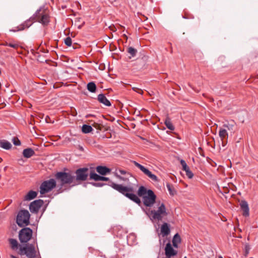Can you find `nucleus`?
<instances>
[{
    "instance_id": "nucleus-1",
    "label": "nucleus",
    "mask_w": 258,
    "mask_h": 258,
    "mask_svg": "<svg viewBox=\"0 0 258 258\" xmlns=\"http://www.w3.org/2000/svg\"><path fill=\"white\" fill-rule=\"evenodd\" d=\"M110 186L136 203L141 204L140 199L134 194L135 191L133 186H123L122 184H116L113 182H111Z\"/></svg>"
},
{
    "instance_id": "nucleus-2",
    "label": "nucleus",
    "mask_w": 258,
    "mask_h": 258,
    "mask_svg": "<svg viewBox=\"0 0 258 258\" xmlns=\"http://www.w3.org/2000/svg\"><path fill=\"white\" fill-rule=\"evenodd\" d=\"M54 177L56 182L61 188L66 187L67 185L74 186L77 184L75 183V176L71 172H58L55 174Z\"/></svg>"
},
{
    "instance_id": "nucleus-3",
    "label": "nucleus",
    "mask_w": 258,
    "mask_h": 258,
    "mask_svg": "<svg viewBox=\"0 0 258 258\" xmlns=\"http://www.w3.org/2000/svg\"><path fill=\"white\" fill-rule=\"evenodd\" d=\"M19 254L26 255L28 258H36L37 251L34 243H26L19 247Z\"/></svg>"
},
{
    "instance_id": "nucleus-4",
    "label": "nucleus",
    "mask_w": 258,
    "mask_h": 258,
    "mask_svg": "<svg viewBox=\"0 0 258 258\" xmlns=\"http://www.w3.org/2000/svg\"><path fill=\"white\" fill-rule=\"evenodd\" d=\"M36 20V21H38L43 25H47L49 22V17L45 10L40 8L31 17V20Z\"/></svg>"
},
{
    "instance_id": "nucleus-5",
    "label": "nucleus",
    "mask_w": 258,
    "mask_h": 258,
    "mask_svg": "<svg viewBox=\"0 0 258 258\" xmlns=\"http://www.w3.org/2000/svg\"><path fill=\"white\" fill-rule=\"evenodd\" d=\"M167 215L166 207L163 203H161L157 210H153L150 211L149 217L151 220H162L163 217Z\"/></svg>"
},
{
    "instance_id": "nucleus-6",
    "label": "nucleus",
    "mask_w": 258,
    "mask_h": 258,
    "mask_svg": "<svg viewBox=\"0 0 258 258\" xmlns=\"http://www.w3.org/2000/svg\"><path fill=\"white\" fill-rule=\"evenodd\" d=\"M30 215L28 211L26 210H21L18 214L16 222L21 227L27 226L30 223Z\"/></svg>"
},
{
    "instance_id": "nucleus-7",
    "label": "nucleus",
    "mask_w": 258,
    "mask_h": 258,
    "mask_svg": "<svg viewBox=\"0 0 258 258\" xmlns=\"http://www.w3.org/2000/svg\"><path fill=\"white\" fill-rule=\"evenodd\" d=\"M75 183L79 184L81 182L86 180L90 174L89 169L87 167L80 168L75 171Z\"/></svg>"
},
{
    "instance_id": "nucleus-8",
    "label": "nucleus",
    "mask_w": 258,
    "mask_h": 258,
    "mask_svg": "<svg viewBox=\"0 0 258 258\" xmlns=\"http://www.w3.org/2000/svg\"><path fill=\"white\" fill-rule=\"evenodd\" d=\"M56 182L54 179H50L43 182L40 187V194H44L52 190L55 187Z\"/></svg>"
},
{
    "instance_id": "nucleus-9",
    "label": "nucleus",
    "mask_w": 258,
    "mask_h": 258,
    "mask_svg": "<svg viewBox=\"0 0 258 258\" xmlns=\"http://www.w3.org/2000/svg\"><path fill=\"white\" fill-rule=\"evenodd\" d=\"M156 196L151 189H148V194L143 197L144 205L146 207H151L155 204Z\"/></svg>"
},
{
    "instance_id": "nucleus-10",
    "label": "nucleus",
    "mask_w": 258,
    "mask_h": 258,
    "mask_svg": "<svg viewBox=\"0 0 258 258\" xmlns=\"http://www.w3.org/2000/svg\"><path fill=\"white\" fill-rule=\"evenodd\" d=\"M32 230L30 228L22 229L19 233V238L21 243H27L32 236Z\"/></svg>"
},
{
    "instance_id": "nucleus-11",
    "label": "nucleus",
    "mask_w": 258,
    "mask_h": 258,
    "mask_svg": "<svg viewBox=\"0 0 258 258\" xmlns=\"http://www.w3.org/2000/svg\"><path fill=\"white\" fill-rule=\"evenodd\" d=\"M43 203V201L42 200H37L33 201L30 204V211L32 213H37Z\"/></svg>"
},
{
    "instance_id": "nucleus-12",
    "label": "nucleus",
    "mask_w": 258,
    "mask_h": 258,
    "mask_svg": "<svg viewBox=\"0 0 258 258\" xmlns=\"http://www.w3.org/2000/svg\"><path fill=\"white\" fill-rule=\"evenodd\" d=\"M165 253L167 258H170L177 254V251L172 247L170 242L166 244L165 248Z\"/></svg>"
},
{
    "instance_id": "nucleus-13",
    "label": "nucleus",
    "mask_w": 258,
    "mask_h": 258,
    "mask_svg": "<svg viewBox=\"0 0 258 258\" xmlns=\"http://www.w3.org/2000/svg\"><path fill=\"white\" fill-rule=\"evenodd\" d=\"M240 209L242 211V215L245 217L249 216V209L246 201H241L239 204Z\"/></svg>"
},
{
    "instance_id": "nucleus-14",
    "label": "nucleus",
    "mask_w": 258,
    "mask_h": 258,
    "mask_svg": "<svg viewBox=\"0 0 258 258\" xmlns=\"http://www.w3.org/2000/svg\"><path fill=\"white\" fill-rule=\"evenodd\" d=\"M180 164L182 166V170L185 171L187 176L190 179L192 178L194 176V174L190 170L189 167L187 165L185 161L181 160Z\"/></svg>"
},
{
    "instance_id": "nucleus-15",
    "label": "nucleus",
    "mask_w": 258,
    "mask_h": 258,
    "mask_svg": "<svg viewBox=\"0 0 258 258\" xmlns=\"http://www.w3.org/2000/svg\"><path fill=\"white\" fill-rule=\"evenodd\" d=\"M170 230L169 225L167 223H164L161 227V233L163 237L167 236L170 234Z\"/></svg>"
},
{
    "instance_id": "nucleus-16",
    "label": "nucleus",
    "mask_w": 258,
    "mask_h": 258,
    "mask_svg": "<svg viewBox=\"0 0 258 258\" xmlns=\"http://www.w3.org/2000/svg\"><path fill=\"white\" fill-rule=\"evenodd\" d=\"M219 136L222 141V145L224 146L227 144V142L224 141V139L228 138V133L226 130L221 128L219 131Z\"/></svg>"
},
{
    "instance_id": "nucleus-17",
    "label": "nucleus",
    "mask_w": 258,
    "mask_h": 258,
    "mask_svg": "<svg viewBox=\"0 0 258 258\" xmlns=\"http://www.w3.org/2000/svg\"><path fill=\"white\" fill-rule=\"evenodd\" d=\"M96 171L101 175H105L110 173L111 170L106 166H98L96 167Z\"/></svg>"
},
{
    "instance_id": "nucleus-18",
    "label": "nucleus",
    "mask_w": 258,
    "mask_h": 258,
    "mask_svg": "<svg viewBox=\"0 0 258 258\" xmlns=\"http://www.w3.org/2000/svg\"><path fill=\"white\" fill-rule=\"evenodd\" d=\"M98 100L101 103L103 104L105 106H110L111 103L110 101L107 99L105 95L103 94H100L98 95Z\"/></svg>"
},
{
    "instance_id": "nucleus-19",
    "label": "nucleus",
    "mask_w": 258,
    "mask_h": 258,
    "mask_svg": "<svg viewBox=\"0 0 258 258\" xmlns=\"http://www.w3.org/2000/svg\"><path fill=\"white\" fill-rule=\"evenodd\" d=\"M35 154L34 151L31 148H27L23 150V155L25 158H29Z\"/></svg>"
},
{
    "instance_id": "nucleus-20",
    "label": "nucleus",
    "mask_w": 258,
    "mask_h": 258,
    "mask_svg": "<svg viewBox=\"0 0 258 258\" xmlns=\"http://www.w3.org/2000/svg\"><path fill=\"white\" fill-rule=\"evenodd\" d=\"M37 192L35 191L30 190L25 196L24 200L26 201H30L36 197Z\"/></svg>"
},
{
    "instance_id": "nucleus-21",
    "label": "nucleus",
    "mask_w": 258,
    "mask_h": 258,
    "mask_svg": "<svg viewBox=\"0 0 258 258\" xmlns=\"http://www.w3.org/2000/svg\"><path fill=\"white\" fill-rule=\"evenodd\" d=\"M181 242V238L180 235L176 233L173 236V239H172V244L173 246L175 247H178V244Z\"/></svg>"
},
{
    "instance_id": "nucleus-22",
    "label": "nucleus",
    "mask_w": 258,
    "mask_h": 258,
    "mask_svg": "<svg viewBox=\"0 0 258 258\" xmlns=\"http://www.w3.org/2000/svg\"><path fill=\"white\" fill-rule=\"evenodd\" d=\"M36 21V20H31V17L29 20L25 22V23L19 28L18 30H23L25 28H29L32 25L34 22Z\"/></svg>"
},
{
    "instance_id": "nucleus-23",
    "label": "nucleus",
    "mask_w": 258,
    "mask_h": 258,
    "mask_svg": "<svg viewBox=\"0 0 258 258\" xmlns=\"http://www.w3.org/2000/svg\"><path fill=\"white\" fill-rule=\"evenodd\" d=\"M0 147L6 150H9L12 147L11 144L6 140L0 141Z\"/></svg>"
},
{
    "instance_id": "nucleus-24",
    "label": "nucleus",
    "mask_w": 258,
    "mask_h": 258,
    "mask_svg": "<svg viewBox=\"0 0 258 258\" xmlns=\"http://www.w3.org/2000/svg\"><path fill=\"white\" fill-rule=\"evenodd\" d=\"M148 192V190L144 186H141L138 190V195L139 197H143L146 196Z\"/></svg>"
},
{
    "instance_id": "nucleus-25",
    "label": "nucleus",
    "mask_w": 258,
    "mask_h": 258,
    "mask_svg": "<svg viewBox=\"0 0 258 258\" xmlns=\"http://www.w3.org/2000/svg\"><path fill=\"white\" fill-rule=\"evenodd\" d=\"M87 88L89 91L92 93H95L96 91V86L93 82H90L87 84Z\"/></svg>"
},
{
    "instance_id": "nucleus-26",
    "label": "nucleus",
    "mask_w": 258,
    "mask_h": 258,
    "mask_svg": "<svg viewBox=\"0 0 258 258\" xmlns=\"http://www.w3.org/2000/svg\"><path fill=\"white\" fill-rule=\"evenodd\" d=\"M166 187L168 189L169 194L171 196H173L176 194V191L174 187H173V185L169 183H167L166 184Z\"/></svg>"
},
{
    "instance_id": "nucleus-27",
    "label": "nucleus",
    "mask_w": 258,
    "mask_h": 258,
    "mask_svg": "<svg viewBox=\"0 0 258 258\" xmlns=\"http://www.w3.org/2000/svg\"><path fill=\"white\" fill-rule=\"evenodd\" d=\"M165 124L166 127L171 131H173L174 130V126L172 124L170 118L169 117H167L165 120Z\"/></svg>"
},
{
    "instance_id": "nucleus-28",
    "label": "nucleus",
    "mask_w": 258,
    "mask_h": 258,
    "mask_svg": "<svg viewBox=\"0 0 258 258\" xmlns=\"http://www.w3.org/2000/svg\"><path fill=\"white\" fill-rule=\"evenodd\" d=\"M9 242L12 249L15 250L18 248V243L16 239L13 238L9 239Z\"/></svg>"
},
{
    "instance_id": "nucleus-29",
    "label": "nucleus",
    "mask_w": 258,
    "mask_h": 258,
    "mask_svg": "<svg viewBox=\"0 0 258 258\" xmlns=\"http://www.w3.org/2000/svg\"><path fill=\"white\" fill-rule=\"evenodd\" d=\"M92 130V126L87 124H84L82 128V132L85 134L90 133Z\"/></svg>"
},
{
    "instance_id": "nucleus-30",
    "label": "nucleus",
    "mask_w": 258,
    "mask_h": 258,
    "mask_svg": "<svg viewBox=\"0 0 258 258\" xmlns=\"http://www.w3.org/2000/svg\"><path fill=\"white\" fill-rule=\"evenodd\" d=\"M145 175H147L148 177H149L153 181H156V182L158 181V177H157V176L154 174H152V172L151 171H150L149 170L145 173Z\"/></svg>"
},
{
    "instance_id": "nucleus-31",
    "label": "nucleus",
    "mask_w": 258,
    "mask_h": 258,
    "mask_svg": "<svg viewBox=\"0 0 258 258\" xmlns=\"http://www.w3.org/2000/svg\"><path fill=\"white\" fill-rule=\"evenodd\" d=\"M134 165L137 167H138V168H139L145 174V173L148 171V169H147L146 168H145L144 166H143V165H142L141 164H139V163H138L136 161H134L133 162Z\"/></svg>"
},
{
    "instance_id": "nucleus-32",
    "label": "nucleus",
    "mask_w": 258,
    "mask_h": 258,
    "mask_svg": "<svg viewBox=\"0 0 258 258\" xmlns=\"http://www.w3.org/2000/svg\"><path fill=\"white\" fill-rule=\"evenodd\" d=\"M134 165L137 167H138V168H139L145 174V173L148 171V169H147L146 168H145L144 166H143V165H142L141 164H139V163H138L136 161H134L133 162Z\"/></svg>"
},
{
    "instance_id": "nucleus-33",
    "label": "nucleus",
    "mask_w": 258,
    "mask_h": 258,
    "mask_svg": "<svg viewBox=\"0 0 258 258\" xmlns=\"http://www.w3.org/2000/svg\"><path fill=\"white\" fill-rule=\"evenodd\" d=\"M235 122L232 121L231 122H228L227 124H225L224 126L226 127L228 130L233 131L235 127Z\"/></svg>"
},
{
    "instance_id": "nucleus-34",
    "label": "nucleus",
    "mask_w": 258,
    "mask_h": 258,
    "mask_svg": "<svg viewBox=\"0 0 258 258\" xmlns=\"http://www.w3.org/2000/svg\"><path fill=\"white\" fill-rule=\"evenodd\" d=\"M89 175L90 179H93L95 181H100V178L101 176L98 175L97 173L91 172L90 173Z\"/></svg>"
},
{
    "instance_id": "nucleus-35",
    "label": "nucleus",
    "mask_w": 258,
    "mask_h": 258,
    "mask_svg": "<svg viewBox=\"0 0 258 258\" xmlns=\"http://www.w3.org/2000/svg\"><path fill=\"white\" fill-rule=\"evenodd\" d=\"M127 52L134 57L136 55L137 50L132 47H130L127 48Z\"/></svg>"
},
{
    "instance_id": "nucleus-36",
    "label": "nucleus",
    "mask_w": 258,
    "mask_h": 258,
    "mask_svg": "<svg viewBox=\"0 0 258 258\" xmlns=\"http://www.w3.org/2000/svg\"><path fill=\"white\" fill-rule=\"evenodd\" d=\"M64 43L68 46H70L72 45V39L70 37H67L64 39Z\"/></svg>"
},
{
    "instance_id": "nucleus-37",
    "label": "nucleus",
    "mask_w": 258,
    "mask_h": 258,
    "mask_svg": "<svg viewBox=\"0 0 258 258\" xmlns=\"http://www.w3.org/2000/svg\"><path fill=\"white\" fill-rule=\"evenodd\" d=\"M13 144L16 146H19L21 145L20 141L17 138H14L13 139Z\"/></svg>"
},
{
    "instance_id": "nucleus-38",
    "label": "nucleus",
    "mask_w": 258,
    "mask_h": 258,
    "mask_svg": "<svg viewBox=\"0 0 258 258\" xmlns=\"http://www.w3.org/2000/svg\"><path fill=\"white\" fill-rule=\"evenodd\" d=\"M132 89L134 91L137 92L139 94H142L143 93V91L137 87H133Z\"/></svg>"
},
{
    "instance_id": "nucleus-39",
    "label": "nucleus",
    "mask_w": 258,
    "mask_h": 258,
    "mask_svg": "<svg viewBox=\"0 0 258 258\" xmlns=\"http://www.w3.org/2000/svg\"><path fill=\"white\" fill-rule=\"evenodd\" d=\"M92 125L95 127L96 128H97V130H101V125L100 124L97 123H95V122H94V123L92 124Z\"/></svg>"
},
{
    "instance_id": "nucleus-40",
    "label": "nucleus",
    "mask_w": 258,
    "mask_h": 258,
    "mask_svg": "<svg viewBox=\"0 0 258 258\" xmlns=\"http://www.w3.org/2000/svg\"><path fill=\"white\" fill-rule=\"evenodd\" d=\"M8 46L14 48H17L19 46L18 44L12 43H9Z\"/></svg>"
},
{
    "instance_id": "nucleus-41",
    "label": "nucleus",
    "mask_w": 258,
    "mask_h": 258,
    "mask_svg": "<svg viewBox=\"0 0 258 258\" xmlns=\"http://www.w3.org/2000/svg\"><path fill=\"white\" fill-rule=\"evenodd\" d=\"M249 249V246L248 244H246L245 246V255L248 253Z\"/></svg>"
},
{
    "instance_id": "nucleus-42",
    "label": "nucleus",
    "mask_w": 258,
    "mask_h": 258,
    "mask_svg": "<svg viewBox=\"0 0 258 258\" xmlns=\"http://www.w3.org/2000/svg\"><path fill=\"white\" fill-rule=\"evenodd\" d=\"M109 180V178L108 177L100 176V181H108Z\"/></svg>"
},
{
    "instance_id": "nucleus-43",
    "label": "nucleus",
    "mask_w": 258,
    "mask_h": 258,
    "mask_svg": "<svg viewBox=\"0 0 258 258\" xmlns=\"http://www.w3.org/2000/svg\"><path fill=\"white\" fill-rule=\"evenodd\" d=\"M93 185L96 186H102L105 185V184L102 183H94Z\"/></svg>"
},
{
    "instance_id": "nucleus-44",
    "label": "nucleus",
    "mask_w": 258,
    "mask_h": 258,
    "mask_svg": "<svg viewBox=\"0 0 258 258\" xmlns=\"http://www.w3.org/2000/svg\"><path fill=\"white\" fill-rule=\"evenodd\" d=\"M109 28L111 30H112L113 31H115L116 30V29L114 27V26H110L109 27Z\"/></svg>"
},
{
    "instance_id": "nucleus-45",
    "label": "nucleus",
    "mask_w": 258,
    "mask_h": 258,
    "mask_svg": "<svg viewBox=\"0 0 258 258\" xmlns=\"http://www.w3.org/2000/svg\"><path fill=\"white\" fill-rule=\"evenodd\" d=\"M116 177H117V178H118V179H120V180H124V179L122 177H121V176H120V175H119L116 174Z\"/></svg>"
},
{
    "instance_id": "nucleus-46",
    "label": "nucleus",
    "mask_w": 258,
    "mask_h": 258,
    "mask_svg": "<svg viewBox=\"0 0 258 258\" xmlns=\"http://www.w3.org/2000/svg\"><path fill=\"white\" fill-rule=\"evenodd\" d=\"M119 172L121 174H125L126 173V172L125 170H119Z\"/></svg>"
},
{
    "instance_id": "nucleus-47",
    "label": "nucleus",
    "mask_w": 258,
    "mask_h": 258,
    "mask_svg": "<svg viewBox=\"0 0 258 258\" xmlns=\"http://www.w3.org/2000/svg\"><path fill=\"white\" fill-rule=\"evenodd\" d=\"M10 257H11V258H18L16 256H15L12 254L10 255Z\"/></svg>"
},
{
    "instance_id": "nucleus-48",
    "label": "nucleus",
    "mask_w": 258,
    "mask_h": 258,
    "mask_svg": "<svg viewBox=\"0 0 258 258\" xmlns=\"http://www.w3.org/2000/svg\"><path fill=\"white\" fill-rule=\"evenodd\" d=\"M94 115H92V114H88L86 116V117L88 118L89 117V116H94Z\"/></svg>"
},
{
    "instance_id": "nucleus-49",
    "label": "nucleus",
    "mask_w": 258,
    "mask_h": 258,
    "mask_svg": "<svg viewBox=\"0 0 258 258\" xmlns=\"http://www.w3.org/2000/svg\"><path fill=\"white\" fill-rule=\"evenodd\" d=\"M9 43L6 42L4 44V45H5V46H8Z\"/></svg>"
},
{
    "instance_id": "nucleus-50",
    "label": "nucleus",
    "mask_w": 258,
    "mask_h": 258,
    "mask_svg": "<svg viewBox=\"0 0 258 258\" xmlns=\"http://www.w3.org/2000/svg\"><path fill=\"white\" fill-rule=\"evenodd\" d=\"M79 149H80V150H81V151H83V147H79Z\"/></svg>"
},
{
    "instance_id": "nucleus-51",
    "label": "nucleus",
    "mask_w": 258,
    "mask_h": 258,
    "mask_svg": "<svg viewBox=\"0 0 258 258\" xmlns=\"http://www.w3.org/2000/svg\"><path fill=\"white\" fill-rule=\"evenodd\" d=\"M119 26L120 28H124V27H123V26H121V25H119Z\"/></svg>"
},
{
    "instance_id": "nucleus-52",
    "label": "nucleus",
    "mask_w": 258,
    "mask_h": 258,
    "mask_svg": "<svg viewBox=\"0 0 258 258\" xmlns=\"http://www.w3.org/2000/svg\"><path fill=\"white\" fill-rule=\"evenodd\" d=\"M219 258H223V257L220 255V256H219Z\"/></svg>"
}]
</instances>
